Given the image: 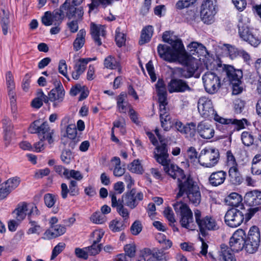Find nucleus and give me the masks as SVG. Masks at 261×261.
I'll use <instances>...</instances> for the list:
<instances>
[{
  "label": "nucleus",
  "instance_id": "864d4df0",
  "mask_svg": "<svg viewBox=\"0 0 261 261\" xmlns=\"http://www.w3.org/2000/svg\"><path fill=\"white\" fill-rule=\"evenodd\" d=\"M124 249L127 257L132 258L135 256L136 248L135 244H127L124 246Z\"/></svg>",
  "mask_w": 261,
  "mask_h": 261
},
{
  "label": "nucleus",
  "instance_id": "13d9d810",
  "mask_svg": "<svg viewBox=\"0 0 261 261\" xmlns=\"http://www.w3.org/2000/svg\"><path fill=\"white\" fill-rule=\"evenodd\" d=\"M164 214L169 222L170 225H171V224L174 223L175 222L174 214L171 207H168L166 208L164 211Z\"/></svg>",
  "mask_w": 261,
  "mask_h": 261
},
{
  "label": "nucleus",
  "instance_id": "dca6fc26",
  "mask_svg": "<svg viewBox=\"0 0 261 261\" xmlns=\"http://www.w3.org/2000/svg\"><path fill=\"white\" fill-rule=\"evenodd\" d=\"M205 91L210 94L216 93L220 87V79L215 73L207 72L202 76Z\"/></svg>",
  "mask_w": 261,
  "mask_h": 261
},
{
  "label": "nucleus",
  "instance_id": "412c9836",
  "mask_svg": "<svg viewBox=\"0 0 261 261\" xmlns=\"http://www.w3.org/2000/svg\"><path fill=\"white\" fill-rule=\"evenodd\" d=\"M90 34L95 44L99 46L102 45L101 38H105L106 36V28L104 25L91 22Z\"/></svg>",
  "mask_w": 261,
  "mask_h": 261
},
{
  "label": "nucleus",
  "instance_id": "b1692460",
  "mask_svg": "<svg viewBox=\"0 0 261 261\" xmlns=\"http://www.w3.org/2000/svg\"><path fill=\"white\" fill-rule=\"evenodd\" d=\"M223 69L225 71L226 74L230 84L240 82L243 77L242 70L236 69L230 65L224 64Z\"/></svg>",
  "mask_w": 261,
  "mask_h": 261
},
{
  "label": "nucleus",
  "instance_id": "a19ab883",
  "mask_svg": "<svg viewBox=\"0 0 261 261\" xmlns=\"http://www.w3.org/2000/svg\"><path fill=\"white\" fill-rule=\"evenodd\" d=\"M255 195V190L247 192L244 196L245 202L251 206L258 205Z\"/></svg>",
  "mask_w": 261,
  "mask_h": 261
},
{
  "label": "nucleus",
  "instance_id": "cd10ccee",
  "mask_svg": "<svg viewBox=\"0 0 261 261\" xmlns=\"http://www.w3.org/2000/svg\"><path fill=\"white\" fill-rule=\"evenodd\" d=\"M242 197L241 195L237 193H231L230 194L226 199V201L227 202L228 205L240 209L241 205H243L242 203Z\"/></svg>",
  "mask_w": 261,
  "mask_h": 261
},
{
  "label": "nucleus",
  "instance_id": "69168bd1",
  "mask_svg": "<svg viewBox=\"0 0 261 261\" xmlns=\"http://www.w3.org/2000/svg\"><path fill=\"white\" fill-rule=\"evenodd\" d=\"M227 166L230 167L238 166L236 159L230 150L226 152Z\"/></svg>",
  "mask_w": 261,
  "mask_h": 261
},
{
  "label": "nucleus",
  "instance_id": "e2e57ef3",
  "mask_svg": "<svg viewBox=\"0 0 261 261\" xmlns=\"http://www.w3.org/2000/svg\"><path fill=\"white\" fill-rule=\"evenodd\" d=\"M118 213L123 217V220L126 221L129 217V213L127 209L124 206V204H120L118 207L116 208Z\"/></svg>",
  "mask_w": 261,
  "mask_h": 261
},
{
  "label": "nucleus",
  "instance_id": "7c9ffc66",
  "mask_svg": "<svg viewBox=\"0 0 261 261\" xmlns=\"http://www.w3.org/2000/svg\"><path fill=\"white\" fill-rule=\"evenodd\" d=\"M111 162L113 163L114 167V175L116 177L122 176L125 173V169L124 168H122L121 166V161L120 158L117 156H114L112 158Z\"/></svg>",
  "mask_w": 261,
  "mask_h": 261
},
{
  "label": "nucleus",
  "instance_id": "37998d69",
  "mask_svg": "<svg viewBox=\"0 0 261 261\" xmlns=\"http://www.w3.org/2000/svg\"><path fill=\"white\" fill-rule=\"evenodd\" d=\"M196 129V124L194 122H190L185 125L182 134L186 135V137L192 138L195 136Z\"/></svg>",
  "mask_w": 261,
  "mask_h": 261
},
{
  "label": "nucleus",
  "instance_id": "bb28decb",
  "mask_svg": "<svg viewBox=\"0 0 261 261\" xmlns=\"http://www.w3.org/2000/svg\"><path fill=\"white\" fill-rule=\"evenodd\" d=\"M230 182L235 185H240L243 181L242 175L238 169V166L230 167L228 171Z\"/></svg>",
  "mask_w": 261,
  "mask_h": 261
},
{
  "label": "nucleus",
  "instance_id": "de8ad7c7",
  "mask_svg": "<svg viewBox=\"0 0 261 261\" xmlns=\"http://www.w3.org/2000/svg\"><path fill=\"white\" fill-rule=\"evenodd\" d=\"M139 261H155L151 250L149 248L144 249L141 251V258Z\"/></svg>",
  "mask_w": 261,
  "mask_h": 261
},
{
  "label": "nucleus",
  "instance_id": "c03bdc74",
  "mask_svg": "<svg viewBox=\"0 0 261 261\" xmlns=\"http://www.w3.org/2000/svg\"><path fill=\"white\" fill-rule=\"evenodd\" d=\"M90 220L96 224H103L107 221V217L100 212L94 213L90 217Z\"/></svg>",
  "mask_w": 261,
  "mask_h": 261
},
{
  "label": "nucleus",
  "instance_id": "0eeeda50",
  "mask_svg": "<svg viewBox=\"0 0 261 261\" xmlns=\"http://www.w3.org/2000/svg\"><path fill=\"white\" fill-rule=\"evenodd\" d=\"M177 189V198L186 195L190 203L196 206L200 203L201 195L199 187L191 176L182 178L178 184Z\"/></svg>",
  "mask_w": 261,
  "mask_h": 261
},
{
  "label": "nucleus",
  "instance_id": "2f4dec72",
  "mask_svg": "<svg viewBox=\"0 0 261 261\" xmlns=\"http://www.w3.org/2000/svg\"><path fill=\"white\" fill-rule=\"evenodd\" d=\"M187 47L191 55H197L198 56L199 55L203 54L205 50L204 46L196 42H191L188 45Z\"/></svg>",
  "mask_w": 261,
  "mask_h": 261
},
{
  "label": "nucleus",
  "instance_id": "9b49d317",
  "mask_svg": "<svg viewBox=\"0 0 261 261\" xmlns=\"http://www.w3.org/2000/svg\"><path fill=\"white\" fill-rule=\"evenodd\" d=\"M220 159L219 150L213 148L202 149L199 156L198 162L203 167L212 168L215 166Z\"/></svg>",
  "mask_w": 261,
  "mask_h": 261
},
{
  "label": "nucleus",
  "instance_id": "a18cd8bd",
  "mask_svg": "<svg viewBox=\"0 0 261 261\" xmlns=\"http://www.w3.org/2000/svg\"><path fill=\"white\" fill-rule=\"evenodd\" d=\"M19 184L20 180L18 177L9 178L4 182V184L6 185V187H7V189L9 190V193L16 188Z\"/></svg>",
  "mask_w": 261,
  "mask_h": 261
},
{
  "label": "nucleus",
  "instance_id": "c9c22d12",
  "mask_svg": "<svg viewBox=\"0 0 261 261\" xmlns=\"http://www.w3.org/2000/svg\"><path fill=\"white\" fill-rule=\"evenodd\" d=\"M251 172L253 174L260 175L261 174V154H256L252 162Z\"/></svg>",
  "mask_w": 261,
  "mask_h": 261
},
{
  "label": "nucleus",
  "instance_id": "6e6d98bb",
  "mask_svg": "<svg viewBox=\"0 0 261 261\" xmlns=\"http://www.w3.org/2000/svg\"><path fill=\"white\" fill-rule=\"evenodd\" d=\"M72 158V153L70 149H64L61 155L62 161L66 164L70 163Z\"/></svg>",
  "mask_w": 261,
  "mask_h": 261
},
{
  "label": "nucleus",
  "instance_id": "79ce46f5",
  "mask_svg": "<svg viewBox=\"0 0 261 261\" xmlns=\"http://www.w3.org/2000/svg\"><path fill=\"white\" fill-rule=\"evenodd\" d=\"M104 66L107 68L114 69L119 67V63L115 57L109 56L104 60Z\"/></svg>",
  "mask_w": 261,
  "mask_h": 261
},
{
  "label": "nucleus",
  "instance_id": "052dcab7",
  "mask_svg": "<svg viewBox=\"0 0 261 261\" xmlns=\"http://www.w3.org/2000/svg\"><path fill=\"white\" fill-rule=\"evenodd\" d=\"M146 68L148 74L150 76L151 80L154 82L156 80V75L154 73V67L152 64V61H149L146 65Z\"/></svg>",
  "mask_w": 261,
  "mask_h": 261
},
{
  "label": "nucleus",
  "instance_id": "ddd939ff",
  "mask_svg": "<svg viewBox=\"0 0 261 261\" xmlns=\"http://www.w3.org/2000/svg\"><path fill=\"white\" fill-rule=\"evenodd\" d=\"M216 7V0H203L201 6L200 16L204 23L211 24L213 22L217 13Z\"/></svg>",
  "mask_w": 261,
  "mask_h": 261
},
{
  "label": "nucleus",
  "instance_id": "f03ea898",
  "mask_svg": "<svg viewBox=\"0 0 261 261\" xmlns=\"http://www.w3.org/2000/svg\"><path fill=\"white\" fill-rule=\"evenodd\" d=\"M169 31L165 32L162 36L163 40L171 45L160 44L158 46V53L161 58L163 60L172 62L177 60L184 51L182 41L179 39L173 40L170 38Z\"/></svg>",
  "mask_w": 261,
  "mask_h": 261
},
{
  "label": "nucleus",
  "instance_id": "a878e982",
  "mask_svg": "<svg viewBox=\"0 0 261 261\" xmlns=\"http://www.w3.org/2000/svg\"><path fill=\"white\" fill-rule=\"evenodd\" d=\"M51 229H47L41 238L44 240L51 239L63 234L66 232V227L61 225H56L51 226Z\"/></svg>",
  "mask_w": 261,
  "mask_h": 261
},
{
  "label": "nucleus",
  "instance_id": "4be33fe9",
  "mask_svg": "<svg viewBox=\"0 0 261 261\" xmlns=\"http://www.w3.org/2000/svg\"><path fill=\"white\" fill-rule=\"evenodd\" d=\"M197 131L199 136L204 139H210L215 134L213 126L206 121H201L197 126Z\"/></svg>",
  "mask_w": 261,
  "mask_h": 261
},
{
  "label": "nucleus",
  "instance_id": "f257e3e1",
  "mask_svg": "<svg viewBox=\"0 0 261 261\" xmlns=\"http://www.w3.org/2000/svg\"><path fill=\"white\" fill-rule=\"evenodd\" d=\"M198 110L200 115L205 118H213L219 122L223 127L229 129L227 134L231 135L235 130H239L249 125L250 123L246 119H225L219 116L215 111L212 100L208 97H200L198 101Z\"/></svg>",
  "mask_w": 261,
  "mask_h": 261
},
{
  "label": "nucleus",
  "instance_id": "0e129e2a",
  "mask_svg": "<svg viewBox=\"0 0 261 261\" xmlns=\"http://www.w3.org/2000/svg\"><path fill=\"white\" fill-rule=\"evenodd\" d=\"M69 194L71 196H76L79 193V188L77 187V182L71 180L69 185Z\"/></svg>",
  "mask_w": 261,
  "mask_h": 261
},
{
  "label": "nucleus",
  "instance_id": "7ed1b4c3",
  "mask_svg": "<svg viewBox=\"0 0 261 261\" xmlns=\"http://www.w3.org/2000/svg\"><path fill=\"white\" fill-rule=\"evenodd\" d=\"M156 152H154V158L156 162L164 167L165 172L174 179H177V185L182 178L187 176L182 169L177 166L170 164L167 145L165 143L156 147Z\"/></svg>",
  "mask_w": 261,
  "mask_h": 261
},
{
  "label": "nucleus",
  "instance_id": "6e6552de",
  "mask_svg": "<svg viewBox=\"0 0 261 261\" xmlns=\"http://www.w3.org/2000/svg\"><path fill=\"white\" fill-rule=\"evenodd\" d=\"M177 215L180 216L179 223L186 229L193 230L196 228L193 213L187 204L182 202H177L173 205Z\"/></svg>",
  "mask_w": 261,
  "mask_h": 261
},
{
  "label": "nucleus",
  "instance_id": "20e7f679",
  "mask_svg": "<svg viewBox=\"0 0 261 261\" xmlns=\"http://www.w3.org/2000/svg\"><path fill=\"white\" fill-rule=\"evenodd\" d=\"M245 231L242 229H239L230 238L229 247L224 244L221 245L220 256L224 261H236L232 252H238L243 248L245 249Z\"/></svg>",
  "mask_w": 261,
  "mask_h": 261
},
{
  "label": "nucleus",
  "instance_id": "72a5a7b5",
  "mask_svg": "<svg viewBox=\"0 0 261 261\" xmlns=\"http://www.w3.org/2000/svg\"><path fill=\"white\" fill-rule=\"evenodd\" d=\"M3 15L0 22L3 34L4 35H7L10 29V21L9 19V14L5 10H3Z\"/></svg>",
  "mask_w": 261,
  "mask_h": 261
},
{
  "label": "nucleus",
  "instance_id": "4468645a",
  "mask_svg": "<svg viewBox=\"0 0 261 261\" xmlns=\"http://www.w3.org/2000/svg\"><path fill=\"white\" fill-rule=\"evenodd\" d=\"M260 232L257 227L252 226L248 232V237L245 238V250L249 253L256 252L259 246Z\"/></svg>",
  "mask_w": 261,
  "mask_h": 261
},
{
  "label": "nucleus",
  "instance_id": "8fccbe9b",
  "mask_svg": "<svg viewBox=\"0 0 261 261\" xmlns=\"http://www.w3.org/2000/svg\"><path fill=\"white\" fill-rule=\"evenodd\" d=\"M44 203L48 207H52L57 201V196L53 194L47 193L44 196Z\"/></svg>",
  "mask_w": 261,
  "mask_h": 261
},
{
  "label": "nucleus",
  "instance_id": "5fc2aeb1",
  "mask_svg": "<svg viewBox=\"0 0 261 261\" xmlns=\"http://www.w3.org/2000/svg\"><path fill=\"white\" fill-rule=\"evenodd\" d=\"M66 245L63 242L59 243L53 249L50 259L56 258L65 248Z\"/></svg>",
  "mask_w": 261,
  "mask_h": 261
},
{
  "label": "nucleus",
  "instance_id": "680f3d73",
  "mask_svg": "<svg viewBox=\"0 0 261 261\" xmlns=\"http://www.w3.org/2000/svg\"><path fill=\"white\" fill-rule=\"evenodd\" d=\"M142 226L139 221H135L132 225L130 230L133 235L138 234L142 230Z\"/></svg>",
  "mask_w": 261,
  "mask_h": 261
},
{
  "label": "nucleus",
  "instance_id": "c756f323",
  "mask_svg": "<svg viewBox=\"0 0 261 261\" xmlns=\"http://www.w3.org/2000/svg\"><path fill=\"white\" fill-rule=\"evenodd\" d=\"M86 31L84 29H81L78 32L76 37L73 43V49L75 51L79 50L83 47L85 43Z\"/></svg>",
  "mask_w": 261,
  "mask_h": 261
},
{
  "label": "nucleus",
  "instance_id": "c85d7f7f",
  "mask_svg": "<svg viewBox=\"0 0 261 261\" xmlns=\"http://www.w3.org/2000/svg\"><path fill=\"white\" fill-rule=\"evenodd\" d=\"M153 29L151 25H147L144 27L142 31L139 43L140 45L148 42L153 35Z\"/></svg>",
  "mask_w": 261,
  "mask_h": 261
},
{
  "label": "nucleus",
  "instance_id": "f8f14e48",
  "mask_svg": "<svg viewBox=\"0 0 261 261\" xmlns=\"http://www.w3.org/2000/svg\"><path fill=\"white\" fill-rule=\"evenodd\" d=\"M29 132L31 134H38L39 137L43 136V138L46 139L50 144L54 142V130L49 128L47 122H42L40 120L34 121L31 124Z\"/></svg>",
  "mask_w": 261,
  "mask_h": 261
},
{
  "label": "nucleus",
  "instance_id": "09e8293b",
  "mask_svg": "<svg viewBox=\"0 0 261 261\" xmlns=\"http://www.w3.org/2000/svg\"><path fill=\"white\" fill-rule=\"evenodd\" d=\"M155 88L158 95L167 94L166 85L163 79L158 80L155 84Z\"/></svg>",
  "mask_w": 261,
  "mask_h": 261
},
{
  "label": "nucleus",
  "instance_id": "3c124183",
  "mask_svg": "<svg viewBox=\"0 0 261 261\" xmlns=\"http://www.w3.org/2000/svg\"><path fill=\"white\" fill-rule=\"evenodd\" d=\"M29 223L31 224V227L28 230L27 233L28 234L33 233L39 234L41 230V228L39 225L38 224L37 222L32 220L30 218Z\"/></svg>",
  "mask_w": 261,
  "mask_h": 261
},
{
  "label": "nucleus",
  "instance_id": "4d7b16f0",
  "mask_svg": "<svg viewBox=\"0 0 261 261\" xmlns=\"http://www.w3.org/2000/svg\"><path fill=\"white\" fill-rule=\"evenodd\" d=\"M58 70L59 73L67 78L68 81L70 80L67 75V66L64 60L60 61L58 66Z\"/></svg>",
  "mask_w": 261,
  "mask_h": 261
},
{
  "label": "nucleus",
  "instance_id": "6ab92c4d",
  "mask_svg": "<svg viewBox=\"0 0 261 261\" xmlns=\"http://www.w3.org/2000/svg\"><path fill=\"white\" fill-rule=\"evenodd\" d=\"M143 194L141 192L137 193L135 189H132L122 196L123 203L131 209L135 208L139 202L143 199Z\"/></svg>",
  "mask_w": 261,
  "mask_h": 261
},
{
  "label": "nucleus",
  "instance_id": "2eb2a0df",
  "mask_svg": "<svg viewBox=\"0 0 261 261\" xmlns=\"http://www.w3.org/2000/svg\"><path fill=\"white\" fill-rule=\"evenodd\" d=\"M244 212L241 209L232 207L226 213L224 217V221L226 225L230 227H237L240 226L243 222Z\"/></svg>",
  "mask_w": 261,
  "mask_h": 261
},
{
  "label": "nucleus",
  "instance_id": "774afa93",
  "mask_svg": "<svg viewBox=\"0 0 261 261\" xmlns=\"http://www.w3.org/2000/svg\"><path fill=\"white\" fill-rule=\"evenodd\" d=\"M75 254L77 257L81 258L86 259L88 257L89 255L88 250L86 249V248L81 249L80 248H76L75 249Z\"/></svg>",
  "mask_w": 261,
  "mask_h": 261
},
{
  "label": "nucleus",
  "instance_id": "f3484780",
  "mask_svg": "<svg viewBox=\"0 0 261 261\" xmlns=\"http://www.w3.org/2000/svg\"><path fill=\"white\" fill-rule=\"evenodd\" d=\"M75 6L71 4L70 0H65L61 5V11H63L64 16L69 19L82 20L84 14L83 8V7L76 8Z\"/></svg>",
  "mask_w": 261,
  "mask_h": 261
},
{
  "label": "nucleus",
  "instance_id": "5701e85b",
  "mask_svg": "<svg viewBox=\"0 0 261 261\" xmlns=\"http://www.w3.org/2000/svg\"><path fill=\"white\" fill-rule=\"evenodd\" d=\"M96 60V58H81L79 60L74 66V71L72 72V77L74 80H78L81 74L85 70L87 64L92 61Z\"/></svg>",
  "mask_w": 261,
  "mask_h": 261
},
{
  "label": "nucleus",
  "instance_id": "39448f33",
  "mask_svg": "<svg viewBox=\"0 0 261 261\" xmlns=\"http://www.w3.org/2000/svg\"><path fill=\"white\" fill-rule=\"evenodd\" d=\"M177 189V198L186 195L190 203L196 206L200 203L201 195L199 187L191 176L182 178L178 184Z\"/></svg>",
  "mask_w": 261,
  "mask_h": 261
},
{
  "label": "nucleus",
  "instance_id": "338daca9",
  "mask_svg": "<svg viewBox=\"0 0 261 261\" xmlns=\"http://www.w3.org/2000/svg\"><path fill=\"white\" fill-rule=\"evenodd\" d=\"M42 22L46 26H49L54 23L51 16V12L47 11L42 17Z\"/></svg>",
  "mask_w": 261,
  "mask_h": 261
},
{
  "label": "nucleus",
  "instance_id": "e433bc0d",
  "mask_svg": "<svg viewBox=\"0 0 261 261\" xmlns=\"http://www.w3.org/2000/svg\"><path fill=\"white\" fill-rule=\"evenodd\" d=\"M28 204L25 202L18 204V207L14 211V213H16L17 220L21 221L25 218L27 212L28 211Z\"/></svg>",
  "mask_w": 261,
  "mask_h": 261
},
{
  "label": "nucleus",
  "instance_id": "1a4fd4ad",
  "mask_svg": "<svg viewBox=\"0 0 261 261\" xmlns=\"http://www.w3.org/2000/svg\"><path fill=\"white\" fill-rule=\"evenodd\" d=\"M250 20L247 16H241L238 27L240 37L250 44L256 47L260 42L258 37L253 33V30L249 28Z\"/></svg>",
  "mask_w": 261,
  "mask_h": 261
},
{
  "label": "nucleus",
  "instance_id": "423d86ee",
  "mask_svg": "<svg viewBox=\"0 0 261 261\" xmlns=\"http://www.w3.org/2000/svg\"><path fill=\"white\" fill-rule=\"evenodd\" d=\"M177 189V198L186 195L190 203L196 206L200 203L201 195L199 187L191 176L182 178L178 184Z\"/></svg>",
  "mask_w": 261,
  "mask_h": 261
},
{
  "label": "nucleus",
  "instance_id": "49530a36",
  "mask_svg": "<svg viewBox=\"0 0 261 261\" xmlns=\"http://www.w3.org/2000/svg\"><path fill=\"white\" fill-rule=\"evenodd\" d=\"M241 140L243 143L247 146L251 145L254 142L253 135L248 132H244L242 133L241 135Z\"/></svg>",
  "mask_w": 261,
  "mask_h": 261
},
{
  "label": "nucleus",
  "instance_id": "ea45409f",
  "mask_svg": "<svg viewBox=\"0 0 261 261\" xmlns=\"http://www.w3.org/2000/svg\"><path fill=\"white\" fill-rule=\"evenodd\" d=\"M51 16L55 24L58 25L61 23L65 17L63 11H61V6L59 9H56L51 12Z\"/></svg>",
  "mask_w": 261,
  "mask_h": 261
},
{
  "label": "nucleus",
  "instance_id": "58836bf2",
  "mask_svg": "<svg viewBox=\"0 0 261 261\" xmlns=\"http://www.w3.org/2000/svg\"><path fill=\"white\" fill-rule=\"evenodd\" d=\"M127 168L130 172L141 174L143 172V168L139 160H135L128 165Z\"/></svg>",
  "mask_w": 261,
  "mask_h": 261
},
{
  "label": "nucleus",
  "instance_id": "603ef678",
  "mask_svg": "<svg viewBox=\"0 0 261 261\" xmlns=\"http://www.w3.org/2000/svg\"><path fill=\"white\" fill-rule=\"evenodd\" d=\"M101 249V244H98L93 242L91 246L86 247L90 255H95L98 254Z\"/></svg>",
  "mask_w": 261,
  "mask_h": 261
},
{
  "label": "nucleus",
  "instance_id": "bf43d9fd",
  "mask_svg": "<svg viewBox=\"0 0 261 261\" xmlns=\"http://www.w3.org/2000/svg\"><path fill=\"white\" fill-rule=\"evenodd\" d=\"M197 0H179L176 4V8L177 9H182L185 8L189 7L190 5H193Z\"/></svg>",
  "mask_w": 261,
  "mask_h": 261
},
{
  "label": "nucleus",
  "instance_id": "393cba45",
  "mask_svg": "<svg viewBox=\"0 0 261 261\" xmlns=\"http://www.w3.org/2000/svg\"><path fill=\"white\" fill-rule=\"evenodd\" d=\"M226 172L219 170L212 172L208 177V184L212 187H216L222 185L226 180Z\"/></svg>",
  "mask_w": 261,
  "mask_h": 261
},
{
  "label": "nucleus",
  "instance_id": "473e14b6",
  "mask_svg": "<svg viewBox=\"0 0 261 261\" xmlns=\"http://www.w3.org/2000/svg\"><path fill=\"white\" fill-rule=\"evenodd\" d=\"M127 225V221H121L116 219L110 222L109 227L112 231L118 232L124 229Z\"/></svg>",
  "mask_w": 261,
  "mask_h": 261
},
{
  "label": "nucleus",
  "instance_id": "aec40b11",
  "mask_svg": "<svg viewBox=\"0 0 261 261\" xmlns=\"http://www.w3.org/2000/svg\"><path fill=\"white\" fill-rule=\"evenodd\" d=\"M167 89L170 93H184L186 91L191 92L193 91L187 81L177 78L171 79L168 83Z\"/></svg>",
  "mask_w": 261,
  "mask_h": 261
},
{
  "label": "nucleus",
  "instance_id": "f704fd0d",
  "mask_svg": "<svg viewBox=\"0 0 261 261\" xmlns=\"http://www.w3.org/2000/svg\"><path fill=\"white\" fill-rule=\"evenodd\" d=\"M160 121L161 126L165 131H168L170 129L172 126L171 122V117L168 113L160 114Z\"/></svg>",
  "mask_w": 261,
  "mask_h": 261
},
{
  "label": "nucleus",
  "instance_id": "a211bd4d",
  "mask_svg": "<svg viewBox=\"0 0 261 261\" xmlns=\"http://www.w3.org/2000/svg\"><path fill=\"white\" fill-rule=\"evenodd\" d=\"M55 87L48 93L50 101L53 102V107H58L63 102L65 96V91L60 81L54 82Z\"/></svg>",
  "mask_w": 261,
  "mask_h": 261
},
{
  "label": "nucleus",
  "instance_id": "4c0bfd02",
  "mask_svg": "<svg viewBox=\"0 0 261 261\" xmlns=\"http://www.w3.org/2000/svg\"><path fill=\"white\" fill-rule=\"evenodd\" d=\"M260 208L261 207L257 206L255 207H250L246 210L244 205H241L240 209L242 211L244 212L245 214H243V215L245 222H247L250 220L255 214L258 212Z\"/></svg>",
  "mask_w": 261,
  "mask_h": 261
},
{
  "label": "nucleus",
  "instance_id": "9d476101",
  "mask_svg": "<svg viewBox=\"0 0 261 261\" xmlns=\"http://www.w3.org/2000/svg\"><path fill=\"white\" fill-rule=\"evenodd\" d=\"M194 212L195 222L202 236H205L207 230H216L219 229V226L214 218L210 216L202 217L201 212L198 209L194 210Z\"/></svg>",
  "mask_w": 261,
  "mask_h": 261
}]
</instances>
